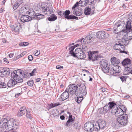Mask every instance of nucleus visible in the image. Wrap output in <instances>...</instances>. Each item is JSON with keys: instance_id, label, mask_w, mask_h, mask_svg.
Instances as JSON below:
<instances>
[{"instance_id": "a878e982", "label": "nucleus", "mask_w": 132, "mask_h": 132, "mask_svg": "<svg viewBox=\"0 0 132 132\" xmlns=\"http://www.w3.org/2000/svg\"><path fill=\"white\" fill-rule=\"evenodd\" d=\"M90 123H92L93 124H94V123H97V124L100 123H102V124H106V121L103 120L102 119H100L97 121H96L95 120H92L90 122Z\"/></svg>"}, {"instance_id": "5fc2aeb1", "label": "nucleus", "mask_w": 132, "mask_h": 132, "mask_svg": "<svg viewBox=\"0 0 132 132\" xmlns=\"http://www.w3.org/2000/svg\"><path fill=\"white\" fill-rule=\"evenodd\" d=\"M20 4L19 3L17 2L16 4H14L13 6V8L14 10H16L19 6Z\"/></svg>"}, {"instance_id": "39448f33", "label": "nucleus", "mask_w": 132, "mask_h": 132, "mask_svg": "<svg viewBox=\"0 0 132 132\" xmlns=\"http://www.w3.org/2000/svg\"><path fill=\"white\" fill-rule=\"evenodd\" d=\"M98 52V51H93L92 52H90V53L88 52H86L87 53H88V55L89 59L92 61H94L98 60L99 58L98 56V55L96 54Z\"/></svg>"}, {"instance_id": "8fccbe9b", "label": "nucleus", "mask_w": 132, "mask_h": 132, "mask_svg": "<svg viewBox=\"0 0 132 132\" xmlns=\"http://www.w3.org/2000/svg\"><path fill=\"white\" fill-rule=\"evenodd\" d=\"M34 84V81L32 79H30L27 82L28 85L29 86H32Z\"/></svg>"}, {"instance_id": "ea45409f", "label": "nucleus", "mask_w": 132, "mask_h": 132, "mask_svg": "<svg viewBox=\"0 0 132 132\" xmlns=\"http://www.w3.org/2000/svg\"><path fill=\"white\" fill-rule=\"evenodd\" d=\"M75 118H72V115H69V119L65 124H68L71 122L73 121L74 120Z\"/></svg>"}, {"instance_id": "cd10ccee", "label": "nucleus", "mask_w": 132, "mask_h": 132, "mask_svg": "<svg viewBox=\"0 0 132 132\" xmlns=\"http://www.w3.org/2000/svg\"><path fill=\"white\" fill-rule=\"evenodd\" d=\"M77 96L75 97L74 99L79 104L81 102L83 99V97L84 96Z\"/></svg>"}, {"instance_id": "f257e3e1", "label": "nucleus", "mask_w": 132, "mask_h": 132, "mask_svg": "<svg viewBox=\"0 0 132 132\" xmlns=\"http://www.w3.org/2000/svg\"><path fill=\"white\" fill-rule=\"evenodd\" d=\"M68 88V92L70 94H75L76 96H85L87 94L86 87L83 84L79 83L77 85L70 84Z\"/></svg>"}, {"instance_id": "603ef678", "label": "nucleus", "mask_w": 132, "mask_h": 132, "mask_svg": "<svg viewBox=\"0 0 132 132\" xmlns=\"http://www.w3.org/2000/svg\"><path fill=\"white\" fill-rule=\"evenodd\" d=\"M127 77L126 76H122L120 77V78L122 82L126 81Z\"/></svg>"}, {"instance_id": "13d9d810", "label": "nucleus", "mask_w": 132, "mask_h": 132, "mask_svg": "<svg viewBox=\"0 0 132 132\" xmlns=\"http://www.w3.org/2000/svg\"><path fill=\"white\" fill-rule=\"evenodd\" d=\"M101 90L103 92H105V93H107L108 89L107 88L104 87H102L101 88Z\"/></svg>"}, {"instance_id": "49530a36", "label": "nucleus", "mask_w": 132, "mask_h": 132, "mask_svg": "<svg viewBox=\"0 0 132 132\" xmlns=\"http://www.w3.org/2000/svg\"><path fill=\"white\" fill-rule=\"evenodd\" d=\"M29 44V43L27 42H22L20 43L19 44V45L21 46H25Z\"/></svg>"}, {"instance_id": "bf43d9fd", "label": "nucleus", "mask_w": 132, "mask_h": 132, "mask_svg": "<svg viewBox=\"0 0 132 132\" xmlns=\"http://www.w3.org/2000/svg\"><path fill=\"white\" fill-rule=\"evenodd\" d=\"M79 2H77L73 5V7H72V9L73 10H74V9L76 7H77L79 5Z\"/></svg>"}, {"instance_id": "680f3d73", "label": "nucleus", "mask_w": 132, "mask_h": 132, "mask_svg": "<svg viewBox=\"0 0 132 132\" xmlns=\"http://www.w3.org/2000/svg\"><path fill=\"white\" fill-rule=\"evenodd\" d=\"M40 51H39L38 50H36L35 51L34 53V55L36 56H37L39 55L40 54Z\"/></svg>"}, {"instance_id": "4be33fe9", "label": "nucleus", "mask_w": 132, "mask_h": 132, "mask_svg": "<svg viewBox=\"0 0 132 132\" xmlns=\"http://www.w3.org/2000/svg\"><path fill=\"white\" fill-rule=\"evenodd\" d=\"M73 14L76 16H80L82 14V9L80 8V9H78L77 10H75L74 9V11L73 12Z\"/></svg>"}, {"instance_id": "20e7f679", "label": "nucleus", "mask_w": 132, "mask_h": 132, "mask_svg": "<svg viewBox=\"0 0 132 132\" xmlns=\"http://www.w3.org/2000/svg\"><path fill=\"white\" fill-rule=\"evenodd\" d=\"M108 104L110 110H111V113L116 116V113L117 110L118 105L113 101L110 102Z\"/></svg>"}, {"instance_id": "338daca9", "label": "nucleus", "mask_w": 132, "mask_h": 132, "mask_svg": "<svg viewBox=\"0 0 132 132\" xmlns=\"http://www.w3.org/2000/svg\"><path fill=\"white\" fill-rule=\"evenodd\" d=\"M84 55H85V58L86 57V55L85 52H84V51H82V50H81V53L80 54V55L81 56H83Z\"/></svg>"}, {"instance_id": "bb28decb", "label": "nucleus", "mask_w": 132, "mask_h": 132, "mask_svg": "<svg viewBox=\"0 0 132 132\" xmlns=\"http://www.w3.org/2000/svg\"><path fill=\"white\" fill-rule=\"evenodd\" d=\"M131 22H132L129 19V20L127 22L126 27V30L128 31L131 30Z\"/></svg>"}, {"instance_id": "393cba45", "label": "nucleus", "mask_w": 132, "mask_h": 132, "mask_svg": "<svg viewBox=\"0 0 132 132\" xmlns=\"http://www.w3.org/2000/svg\"><path fill=\"white\" fill-rule=\"evenodd\" d=\"M36 13L35 12V11H34L33 10V9L30 10L28 13V14L29 15V16H30V17L32 18V20L34 19V17H35V14Z\"/></svg>"}, {"instance_id": "aec40b11", "label": "nucleus", "mask_w": 132, "mask_h": 132, "mask_svg": "<svg viewBox=\"0 0 132 132\" xmlns=\"http://www.w3.org/2000/svg\"><path fill=\"white\" fill-rule=\"evenodd\" d=\"M95 3L94 0H90L88 3V5L87 7H89L92 10H94L95 7Z\"/></svg>"}, {"instance_id": "09e8293b", "label": "nucleus", "mask_w": 132, "mask_h": 132, "mask_svg": "<svg viewBox=\"0 0 132 132\" xmlns=\"http://www.w3.org/2000/svg\"><path fill=\"white\" fill-rule=\"evenodd\" d=\"M80 47L82 48V51H84V52L86 53V51L87 50V46L81 45Z\"/></svg>"}, {"instance_id": "7ed1b4c3", "label": "nucleus", "mask_w": 132, "mask_h": 132, "mask_svg": "<svg viewBox=\"0 0 132 132\" xmlns=\"http://www.w3.org/2000/svg\"><path fill=\"white\" fill-rule=\"evenodd\" d=\"M103 71L104 73L109 72L111 75L117 76L119 74L121 70V68L118 65H116L113 67L112 66H105L102 68Z\"/></svg>"}, {"instance_id": "f03ea898", "label": "nucleus", "mask_w": 132, "mask_h": 132, "mask_svg": "<svg viewBox=\"0 0 132 132\" xmlns=\"http://www.w3.org/2000/svg\"><path fill=\"white\" fill-rule=\"evenodd\" d=\"M23 73L24 78L26 75L24 74V72L20 69H18L14 71L13 72L11 73V76L14 80L12 79H10L7 83V85L9 87H11L14 86L17 84V82L20 83L23 81V79L20 76Z\"/></svg>"}, {"instance_id": "ddd939ff", "label": "nucleus", "mask_w": 132, "mask_h": 132, "mask_svg": "<svg viewBox=\"0 0 132 132\" xmlns=\"http://www.w3.org/2000/svg\"><path fill=\"white\" fill-rule=\"evenodd\" d=\"M94 124H92V128H87L86 127L85 128V130L88 132H92L95 129V130L98 131L100 129V127L99 125L98 124H95V125H94Z\"/></svg>"}, {"instance_id": "c03bdc74", "label": "nucleus", "mask_w": 132, "mask_h": 132, "mask_svg": "<svg viewBox=\"0 0 132 132\" xmlns=\"http://www.w3.org/2000/svg\"><path fill=\"white\" fill-rule=\"evenodd\" d=\"M78 18L75 16L72 15H70L67 18L68 20L78 19Z\"/></svg>"}, {"instance_id": "79ce46f5", "label": "nucleus", "mask_w": 132, "mask_h": 132, "mask_svg": "<svg viewBox=\"0 0 132 132\" xmlns=\"http://www.w3.org/2000/svg\"><path fill=\"white\" fill-rule=\"evenodd\" d=\"M103 111L106 112H108L109 111H110V110L109 108V106L108 105V104L105 105L103 108Z\"/></svg>"}, {"instance_id": "6e6552de", "label": "nucleus", "mask_w": 132, "mask_h": 132, "mask_svg": "<svg viewBox=\"0 0 132 132\" xmlns=\"http://www.w3.org/2000/svg\"><path fill=\"white\" fill-rule=\"evenodd\" d=\"M10 73V69L7 68H0V76L3 77L8 76Z\"/></svg>"}, {"instance_id": "6e6d98bb", "label": "nucleus", "mask_w": 132, "mask_h": 132, "mask_svg": "<svg viewBox=\"0 0 132 132\" xmlns=\"http://www.w3.org/2000/svg\"><path fill=\"white\" fill-rule=\"evenodd\" d=\"M126 124H115L114 127L118 129L121 127L122 125L125 126Z\"/></svg>"}, {"instance_id": "c85d7f7f", "label": "nucleus", "mask_w": 132, "mask_h": 132, "mask_svg": "<svg viewBox=\"0 0 132 132\" xmlns=\"http://www.w3.org/2000/svg\"><path fill=\"white\" fill-rule=\"evenodd\" d=\"M90 0H80L79 1L81 6V7H84L86 6Z\"/></svg>"}, {"instance_id": "864d4df0", "label": "nucleus", "mask_w": 132, "mask_h": 132, "mask_svg": "<svg viewBox=\"0 0 132 132\" xmlns=\"http://www.w3.org/2000/svg\"><path fill=\"white\" fill-rule=\"evenodd\" d=\"M37 71V69L36 68L33 69L31 72L29 73L30 76H32L35 75V73H36Z\"/></svg>"}, {"instance_id": "423d86ee", "label": "nucleus", "mask_w": 132, "mask_h": 132, "mask_svg": "<svg viewBox=\"0 0 132 132\" xmlns=\"http://www.w3.org/2000/svg\"><path fill=\"white\" fill-rule=\"evenodd\" d=\"M127 110V108L124 105H122L117 107V110L116 113V116H122Z\"/></svg>"}, {"instance_id": "2eb2a0df", "label": "nucleus", "mask_w": 132, "mask_h": 132, "mask_svg": "<svg viewBox=\"0 0 132 132\" xmlns=\"http://www.w3.org/2000/svg\"><path fill=\"white\" fill-rule=\"evenodd\" d=\"M20 20L22 22L29 21L32 20V18L28 15H21Z\"/></svg>"}, {"instance_id": "f704fd0d", "label": "nucleus", "mask_w": 132, "mask_h": 132, "mask_svg": "<svg viewBox=\"0 0 132 132\" xmlns=\"http://www.w3.org/2000/svg\"><path fill=\"white\" fill-rule=\"evenodd\" d=\"M92 10L89 8V7H86L84 9V13L86 15H89L90 14Z\"/></svg>"}, {"instance_id": "5701e85b", "label": "nucleus", "mask_w": 132, "mask_h": 132, "mask_svg": "<svg viewBox=\"0 0 132 132\" xmlns=\"http://www.w3.org/2000/svg\"><path fill=\"white\" fill-rule=\"evenodd\" d=\"M111 61L112 64L114 65H115V64H119L120 62V60L117 59L114 57L111 58Z\"/></svg>"}, {"instance_id": "052dcab7", "label": "nucleus", "mask_w": 132, "mask_h": 132, "mask_svg": "<svg viewBox=\"0 0 132 132\" xmlns=\"http://www.w3.org/2000/svg\"><path fill=\"white\" fill-rule=\"evenodd\" d=\"M64 12L62 11H57V13H58L59 15H60L61 16H64Z\"/></svg>"}, {"instance_id": "3c124183", "label": "nucleus", "mask_w": 132, "mask_h": 132, "mask_svg": "<svg viewBox=\"0 0 132 132\" xmlns=\"http://www.w3.org/2000/svg\"><path fill=\"white\" fill-rule=\"evenodd\" d=\"M15 122V120L12 118L9 119H8V123L13 124Z\"/></svg>"}, {"instance_id": "de8ad7c7", "label": "nucleus", "mask_w": 132, "mask_h": 132, "mask_svg": "<svg viewBox=\"0 0 132 132\" xmlns=\"http://www.w3.org/2000/svg\"><path fill=\"white\" fill-rule=\"evenodd\" d=\"M123 39H124V40L126 41L127 42V41H128L129 40H131L132 38H131L130 37H128L127 36V35H124Z\"/></svg>"}, {"instance_id": "412c9836", "label": "nucleus", "mask_w": 132, "mask_h": 132, "mask_svg": "<svg viewBox=\"0 0 132 132\" xmlns=\"http://www.w3.org/2000/svg\"><path fill=\"white\" fill-rule=\"evenodd\" d=\"M26 107L24 106L21 107L18 113V116H21L24 114L26 110Z\"/></svg>"}, {"instance_id": "f8f14e48", "label": "nucleus", "mask_w": 132, "mask_h": 132, "mask_svg": "<svg viewBox=\"0 0 132 132\" xmlns=\"http://www.w3.org/2000/svg\"><path fill=\"white\" fill-rule=\"evenodd\" d=\"M122 22L121 21H119L115 23L113 29V31L114 33L118 34L120 30L119 29H120L119 27H122V25H121Z\"/></svg>"}, {"instance_id": "b1692460", "label": "nucleus", "mask_w": 132, "mask_h": 132, "mask_svg": "<svg viewBox=\"0 0 132 132\" xmlns=\"http://www.w3.org/2000/svg\"><path fill=\"white\" fill-rule=\"evenodd\" d=\"M35 17H34V19H36L38 20L43 19L44 18V15L40 13H37L35 14Z\"/></svg>"}, {"instance_id": "473e14b6", "label": "nucleus", "mask_w": 132, "mask_h": 132, "mask_svg": "<svg viewBox=\"0 0 132 132\" xmlns=\"http://www.w3.org/2000/svg\"><path fill=\"white\" fill-rule=\"evenodd\" d=\"M60 105L59 102L56 103H51L50 104H48V108L49 109L54 108L55 107L57 106Z\"/></svg>"}, {"instance_id": "9d476101", "label": "nucleus", "mask_w": 132, "mask_h": 132, "mask_svg": "<svg viewBox=\"0 0 132 132\" xmlns=\"http://www.w3.org/2000/svg\"><path fill=\"white\" fill-rule=\"evenodd\" d=\"M42 11L44 13L48 15H49L52 13L54 12V10H52L51 8L48 6L45 5L41 7Z\"/></svg>"}, {"instance_id": "4d7b16f0", "label": "nucleus", "mask_w": 132, "mask_h": 132, "mask_svg": "<svg viewBox=\"0 0 132 132\" xmlns=\"http://www.w3.org/2000/svg\"><path fill=\"white\" fill-rule=\"evenodd\" d=\"M127 34V36L128 37H130L131 38H132V29H131V31H129L128 32Z\"/></svg>"}, {"instance_id": "4c0bfd02", "label": "nucleus", "mask_w": 132, "mask_h": 132, "mask_svg": "<svg viewBox=\"0 0 132 132\" xmlns=\"http://www.w3.org/2000/svg\"><path fill=\"white\" fill-rule=\"evenodd\" d=\"M26 116L27 118L31 119L32 118L31 116V112L30 110L29 109L26 110Z\"/></svg>"}, {"instance_id": "0eeeda50", "label": "nucleus", "mask_w": 132, "mask_h": 132, "mask_svg": "<svg viewBox=\"0 0 132 132\" xmlns=\"http://www.w3.org/2000/svg\"><path fill=\"white\" fill-rule=\"evenodd\" d=\"M96 35L97 37L100 39H106L108 38L110 36L108 33L104 31L98 32Z\"/></svg>"}, {"instance_id": "2f4dec72", "label": "nucleus", "mask_w": 132, "mask_h": 132, "mask_svg": "<svg viewBox=\"0 0 132 132\" xmlns=\"http://www.w3.org/2000/svg\"><path fill=\"white\" fill-rule=\"evenodd\" d=\"M92 37L90 35L87 36L83 40V42H85V43H90L91 42L90 40L92 39Z\"/></svg>"}, {"instance_id": "a19ab883", "label": "nucleus", "mask_w": 132, "mask_h": 132, "mask_svg": "<svg viewBox=\"0 0 132 132\" xmlns=\"http://www.w3.org/2000/svg\"><path fill=\"white\" fill-rule=\"evenodd\" d=\"M75 48V46H72L70 47L69 48V52L72 56L75 53V52H74L73 51Z\"/></svg>"}, {"instance_id": "a211bd4d", "label": "nucleus", "mask_w": 132, "mask_h": 132, "mask_svg": "<svg viewBox=\"0 0 132 132\" xmlns=\"http://www.w3.org/2000/svg\"><path fill=\"white\" fill-rule=\"evenodd\" d=\"M131 61V60L130 59L127 58L123 60L121 63L122 65L125 67L128 66H131V65H132Z\"/></svg>"}, {"instance_id": "9b49d317", "label": "nucleus", "mask_w": 132, "mask_h": 132, "mask_svg": "<svg viewBox=\"0 0 132 132\" xmlns=\"http://www.w3.org/2000/svg\"><path fill=\"white\" fill-rule=\"evenodd\" d=\"M82 49L80 48H77L75 50V53L73 55L74 57H76L77 58L80 59H83L85 58V55H84L83 56L81 55L80 56V54L81 53Z\"/></svg>"}, {"instance_id": "1a4fd4ad", "label": "nucleus", "mask_w": 132, "mask_h": 132, "mask_svg": "<svg viewBox=\"0 0 132 132\" xmlns=\"http://www.w3.org/2000/svg\"><path fill=\"white\" fill-rule=\"evenodd\" d=\"M128 116L127 114L118 117L117 119V121L119 124H127L128 123Z\"/></svg>"}, {"instance_id": "c756f323", "label": "nucleus", "mask_w": 132, "mask_h": 132, "mask_svg": "<svg viewBox=\"0 0 132 132\" xmlns=\"http://www.w3.org/2000/svg\"><path fill=\"white\" fill-rule=\"evenodd\" d=\"M51 114L53 117H57L59 114V112L57 110L53 109L52 111Z\"/></svg>"}, {"instance_id": "7c9ffc66", "label": "nucleus", "mask_w": 132, "mask_h": 132, "mask_svg": "<svg viewBox=\"0 0 132 132\" xmlns=\"http://www.w3.org/2000/svg\"><path fill=\"white\" fill-rule=\"evenodd\" d=\"M57 17L54 14H52L50 17H48L47 19L49 21H54L57 19Z\"/></svg>"}, {"instance_id": "69168bd1", "label": "nucleus", "mask_w": 132, "mask_h": 132, "mask_svg": "<svg viewBox=\"0 0 132 132\" xmlns=\"http://www.w3.org/2000/svg\"><path fill=\"white\" fill-rule=\"evenodd\" d=\"M28 59L29 61H31L33 59V57L32 55H30L28 56Z\"/></svg>"}, {"instance_id": "4468645a", "label": "nucleus", "mask_w": 132, "mask_h": 132, "mask_svg": "<svg viewBox=\"0 0 132 132\" xmlns=\"http://www.w3.org/2000/svg\"><path fill=\"white\" fill-rule=\"evenodd\" d=\"M16 124H5L4 125V127L5 128L9 131L11 130H16L17 128V126Z\"/></svg>"}, {"instance_id": "dca6fc26", "label": "nucleus", "mask_w": 132, "mask_h": 132, "mask_svg": "<svg viewBox=\"0 0 132 132\" xmlns=\"http://www.w3.org/2000/svg\"><path fill=\"white\" fill-rule=\"evenodd\" d=\"M20 23L18 22L14 25H11L10 27L14 30L15 32H19L20 29Z\"/></svg>"}, {"instance_id": "0e129e2a", "label": "nucleus", "mask_w": 132, "mask_h": 132, "mask_svg": "<svg viewBox=\"0 0 132 132\" xmlns=\"http://www.w3.org/2000/svg\"><path fill=\"white\" fill-rule=\"evenodd\" d=\"M63 67L62 66L58 65L56 66V69H59V70H61L63 69Z\"/></svg>"}, {"instance_id": "f3484780", "label": "nucleus", "mask_w": 132, "mask_h": 132, "mask_svg": "<svg viewBox=\"0 0 132 132\" xmlns=\"http://www.w3.org/2000/svg\"><path fill=\"white\" fill-rule=\"evenodd\" d=\"M132 64L131 66H128L125 67L124 70L123 71L124 75L128 74L129 73L132 74Z\"/></svg>"}, {"instance_id": "37998d69", "label": "nucleus", "mask_w": 132, "mask_h": 132, "mask_svg": "<svg viewBox=\"0 0 132 132\" xmlns=\"http://www.w3.org/2000/svg\"><path fill=\"white\" fill-rule=\"evenodd\" d=\"M8 119L6 118H3L0 121V124H7Z\"/></svg>"}, {"instance_id": "58836bf2", "label": "nucleus", "mask_w": 132, "mask_h": 132, "mask_svg": "<svg viewBox=\"0 0 132 132\" xmlns=\"http://www.w3.org/2000/svg\"><path fill=\"white\" fill-rule=\"evenodd\" d=\"M64 16L65 18L67 19V17L69 15V14L70 13V12L69 10H67L64 11Z\"/></svg>"}, {"instance_id": "a18cd8bd", "label": "nucleus", "mask_w": 132, "mask_h": 132, "mask_svg": "<svg viewBox=\"0 0 132 132\" xmlns=\"http://www.w3.org/2000/svg\"><path fill=\"white\" fill-rule=\"evenodd\" d=\"M7 86L6 84L0 81V88H5Z\"/></svg>"}, {"instance_id": "6ab92c4d", "label": "nucleus", "mask_w": 132, "mask_h": 132, "mask_svg": "<svg viewBox=\"0 0 132 132\" xmlns=\"http://www.w3.org/2000/svg\"><path fill=\"white\" fill-rule=\"evenodd\" d=\"M61 101H63L68 98L69 97V95L68 92L67 91H65L61 96Z\"/></svg>"}, {"instance_id": "e2e57ef3", "label": "nucleus", "mask_w": 132, "mask_h": 132, "mask_svg": "<svg viewBox=\"0 0 132 132\" xmlns=\"http://www.w3.org/2000/svg\"><path fill=\"white\" fill-rule=\"evenodd\" d=\"M99 125L100 129H103L105 127L106 124H98Z\"/></svg>"}, {"instance_id": "72a5a7b5", "label": "nucleus", "mask_w": 132, "mask_h": 132, "mask_svg": "<svg viewBox=\"0 0 132 132\" xmlns=\"http://www.w3.org/2000/svg\"><path fill=\"white\" fill-rule=\"evenodd\" d=\"M100 64L101 65V67L102 68H104L105 66H107L108 64L106 62V61L104 60H102L100 62Z\"/></svg>"}, {"instance_id": "e433bc0d", "label": "nucleus", "mask_w": 132, "mask_h": 132, "mask_svg": "<svg viewBox=\"0 0 132 132\" xmlns=\"http://www.w3.org/2000/svg\"><path fill=\"white\" fill-rule=\"evenodd\" d=\"M118 42L121 46H123V47L125 45L126 46L128 44L127 43L126 41L124 40H120L118 41Z\"/></svg>"}, {"instance_id": "c9c22d12", "label": "nucleus", "mask_w": 132, "mask_h": 132, "mask_svg": "<svg viewBox=\"0 0 132 132\" xmlns=\"http://www.w3.org/2000/svg\"><path fill=\"white\" fill-rule=\"evenodd\" d=\"M121 46L118 42L116 43V44L114 45L113 47V48L114 49L116 50H120L121 51V50L120 49Z\"/></svg>"}, {"instance_id": "774afa93", "label": "nucleus", "mask_w": 132, "mask_h": 132, "mask_svg": "<svg viewBox=\"0 0 132 132\" xmlns=\"http://www.w3.org/2000/svg\"><path fill=\"white\" fill-rule=\"evenodd\" d=\"M26 51H24L22 53H21L20 55V57H21L23 56L25 54H26Z\"/></svg>"}]
</instances>
